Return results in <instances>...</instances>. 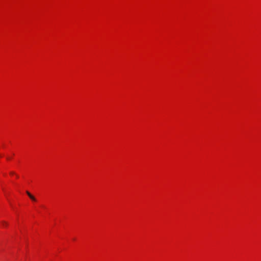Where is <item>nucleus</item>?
<instances>
[{
  "label": "nucleus",
  "mask_w": 261,
  "mask_h": 261,
  "mask_svg": "<svg viewBox=\"0 0 261 261\" xmlns=\"http://www.w3.org/2000/svg\"><path fill=\"white\" fill-rule=\"evenodd\" d=\"M26 193L33 201H36V199L35 198V197L34 196H33L29 191H27Z\"/></svg>",
  "instance_id": "f257e3e1"
},
{
  "label": "nucleus",
  "mask_w": 261,
  "mask_h": 261,
  "mask_svg": "<svg viewBox=\"0 0 261 261\" xmlns=\"http://www.w3.org/2000/svg\"><path fill=\"white\" fill-rule=\"evenodd\" d=\"M2 224L4 226H7L8 225V223L6 222H5V221H2Z\"/></svg>",
  "instance_id": "f03ea898"
},
{
  "label": "nucleus",
  "mask_w": 261,
  "mask_h": 261,
  "mask_svg": "<svg viewBox=\"0 0 261 261\" xmlns=\"http://www.w3.org/2000/svg\"><path fill=\"white\" fill-rule=\"evenodd\" d=\"M10 174H11V175H13V174H15V173H14V172H10Z\"/></svg>",
  "instance_id": "7ed1b4c3"
}]
</instances>
